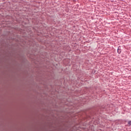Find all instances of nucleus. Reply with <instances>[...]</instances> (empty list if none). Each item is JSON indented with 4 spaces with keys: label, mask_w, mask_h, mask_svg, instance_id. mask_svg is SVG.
Instances as JSON below:
<instances>
[{
    "label": "nucleus",
    "mask_w": 131,
    "mask_h": 131,
    "mask_svg": "<svg viewBox=\"0 0 131 131\" xmlns=\"http://www.w3.org/2000/svg\"><path fill=\"white\" fill-rule=\"evenodd\" d=\"M128 124L129 126H130V125H131V121H128Z\"/></svg>",
    "instance_id": "2"
},
{
    "label": "nucleus",
    "mask_w": 131,
    "mask_h": 131,
    "mask_svg": "<svg viewBox=\"0 0 131 131\" xmlns=\"http://www.w3.org/2000/svg\"><path fill=\"white\" fill-rule=\"evenodd\" d=\"M117 53L118 54H120L121 53V49L119 48V47H118L117 49Z\"/></svg>",
    "instance_id": "1"
}]
</instances>
